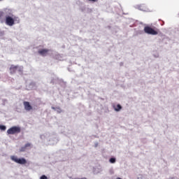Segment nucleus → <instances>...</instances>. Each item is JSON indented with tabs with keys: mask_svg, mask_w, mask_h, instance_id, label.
Wrapping results in <instances>:
<instances>
[{
	"mask_svg": "<svg viewBox=\"0 0 179 179\" xmlns=\"http://www.w3.org/2000/svg\"><path fill=\"white\" fill-rule=\"evenodd\" d=\"M21 131L20 127L13 126L7 130V134L8 135H15V134H20Z\"/></svg>",
	"mask_w": 179,
	"mask_h": 179,
	"instance_id": "obj_1",
	"label": "nucleus"
},
{
	"mask_svg": "<svg viewBox=\"0 0 179 179\" xmlns=\"http://www.w3.org/2000/svg\"><path fill=\"white\" fill-rule=\"evenodd\" d=\"M144 33H146V34H150L151 36H157V34H159L157 31L149 26L144 27Z\"/></svg>",
	"mask_w": 179,
	"mask_h": 179,
	"instance_id": "obj_2",
	"label": "nucleus"
},
{
	"mask_svg": "<svg viewBox=\"0 0 179 179\" xmlns=\"http://www.w3.org/2000/svg\"><path fill=\"white\" fill-rule=\"evenodd\" d=\"M10 159L13 162H15V163H17L18 164H26L27 163V161L24 158H17V157L13 155L10 157Z\"/></svg>",
	"mask_w": 179,
	"mask_h": 179,
	"instance_id": "obj_3",
	"label": "nucleus"
},
{
	"mask_svg": "<svg viewBox=\"0 0 179 179\" xmlns=\"http://www.w3.org/2000/svg\"><path fill=\"white\" fill-rule=\"evenodd\" d=\"M20 72L22 73L23 72V67H20L19 66L11 65L10 67V73L13 75V73H16V71Z\"/></svg>",
	"mask_w": 179,
	"mask_h": 179,
	"instance_id": "obj_4",
	"label": "nucleus"
},
{
	"mask_svg": "<svg viewBox=\"0 0 179 179\" xmlns=\"http://www.w3.org/2000/svg\"><path fill=\"white\" fill-rule=\"evenodd\" d=\"M6 24L8 26H13L15 24V20L12 17L7 16L6 17Z\"/></svg>",
	"mask_w": 179,
	"mask_h": 179,
	"instance_id": "obj_5",
	"label": "nucleus"
},
{
	"mask_svg": "<svg viewBox=\"0 0 179 179\" xmlns=\"http://www.w3.org/2000/svg\"><path fill=\"white\" fill-rule=\"evenodd\" d=\"M23 104L24 106V110H26V111H30V110H33V107L31 106V105H30V102L24 101Z\"/></svg>",
	"mask_w": 179,
	"mask_h": 179,
	"instance_id": "obj_6",
	"label": "nucleus"
},
{
	"mask_svg": "<svg viewBox=\"0 0 179 179\" xmlns=\"http://www.w3.org/2000/svg\"><path fill=\"white\" fill-rule=\"evenodd\" d=\"M50 50L48 49H41L38 51V54H40V55H42V57H45V55H47V54H48Z\"/></svg>",
	"mask_w": 179,
	"mask_h": 179,
	"instance_id": "obj_7",
	"label": "nucleus"
},
{
	"mask_svg": "<svg viewBox=\"0 0 179 179\" xmlns=\"http://www.w3.org/2000/svg\"><path fill=\"white\" fill-rule=\"evenodd\" d=\"M27 148H31V143H27L24 145V146L22 147L20 150V152H26V149Z\"/></svg>",
	"mask_w": 179,
	"mask_h": 179,
	"instance_id": "obj_8",
	"label": "nucleus"
},
{
	"mask_svg": "<svg viewBox=\"0 0 179 179\" xmlns=\"http://www.w3.org/2000/svg\"><path fill=\"white\" fill-rule=\"evenodd\" d=\"M113 108L115 111H121V110H122V106H121L120 104H117L116 106L114 105Z\"/></svg>",
	"mask_w": 179,
	"mask_h": 179,
	"instance_id": "obj_9",
	"label": "nucleus"
},
{
	"mask_svg": "<svg viewBox=\"0 0 179 179\" xmlns=\"http://www.w3.org/2000/svg\"><path fill=\"white\" fill-rule=\"evenodd\" d=\"M1 131H6V127L4 125H0Z\"/></svg>",
	"mask_w": 179,
	"mask_h": 179,
	"instance_id": "obj_10",
	"label": "nucleus"
},
{
	"mask_svg": "<svg viewBox=\"0 0 179 179\" xmlns=\"http://www.w3.org/2000/svg\"><path fill=\"white\" fill-rule=\"evenodd\" d=\"M109 162H110V163L114 164V163H115L116 159H115V158H110L109 159Z\"/></svg>",
	"mask_w": 179,
	"mask_h": 179,
	"instance_id": "obj_11",
	"label": "nucleus"
},
{
	"mask_svg": "<svg viewBox=\"0 0 179 179\" xmlns=\"http://www.w3.org/2000/svg\"><path fill=\"white\" fill-rule=\"evenodd\" d=\"M40 179H48V178H47L45 175H43L42 176H41Z\"/></svg>",
	"mask_w": 179,
	"mask_h": 179,
	"instance_id": "obj_12",
	"label": "nucleus"
},
{
	"mask_svg": "<svg viewBox=\"0 0 179 179\" xmlns=\"http://www.w3.org/2000/svg\"><path fill=\"white\" fill-rule=\"evenodd\" d=\"M88 1H90L91 2H97V0H88Z\"/></svg>",
	"mask_w": 179,
	"mask_h": 179,
	"instance_id": "obj_13",
	"label": "nucleus"
},
{
	"mask_svg": "<svg viewBox=\"0 0 179 179\" xmlns=\"http://www.w3.org/2000/svg\"><path fill=\"white\" fill-rule=\"evenodd\" d=\"M75 179H87L86 178H75Z\"/></svg>",
	"mask_w": 179,
	"mask_h": 179,
	"instance_id": "obj_14",
	"label": "nucleus"
},
{
	"mask_svg": "<svg viewBox=\"0 0 179 179\" xmlns=\"http://www.w3.org/2000/svg\"><path fill=\"white\" fill-rule=\"evenodd\" d=\"M52 110H55V108H54V107H52Z\"/></svg>",
	"mask_w": 179,
	"mask_h": 179,
	"instance_id": "obj_15",
	"label": "nucleus"
}]
</instances>
